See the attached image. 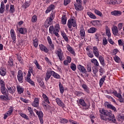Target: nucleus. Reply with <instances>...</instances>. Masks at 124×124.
I'll list each match as a JSON object with an SVG mask.
<instances>
[{
    "instance_id": "26",
    "label": "nucleus",
    "mask_w": 124,
    "mask_h": 124,
    "mask_svg": "<svg viewBox=\"0 0 124 124\" xmlns=\"http://www.w3.org/2000/svg\"><path fill=\"white\" fill-rule=\"evenodd\" d=\"M39 47L40 50L43 52H45V53H48V52H49V49H48L45 46L41 44L39 45Z\"/></svg>"
},
{
    "instance_id": "56",
    "label": "nucleus",
    "mask_w": 124,
    "mask_h": 124,
    "mask_svg": "<svg viewBox=\"0 0 124 124\" xmlns=\"http://www.w3.org/2000/svg\"><path fill=\"white\" fill-rule=\"evenodd\" d=\"M37 21V16L36 15H34L31 18V22L32 23H36Z\"/></svg>"
},
{
    "instance_id": "60",
    "label": "nucleus",
    "mask_w": 124,
    "mask_h": 124,
    "mask_svg": "<svg viewBox=\"0 0 124 124\" xmlns=\"http://www.w3.org/2000/svg\"><path fill=\"white\" fill-rule=\"evenodd\" d=\"M20 115L22 118H24V119H25L26 120H30L29 116H28L26 114L21 113H20Z\"/></svg>"
},
{
    "instance_id": "37",
    "label": "nucleus",
    "mask_w": 124,
    "mask_h": 124,
    "mask_svg": "<svg viewBox=\"0 0 124 124\" xmlns=\"http://www.w3.org/2000/svg\"><path fill=\"white\" fill-rule=\"evenodd\" d=\"M82 88L84 90V92H86L88 93H90V89H89V87L88 86L85 84H82Z\"/></svg>"
},
{
    "instance_id": "20",
    "label": "nucleus",
    "mask_w": 124,
    "mask_h": 124,
    "mask_svg": "<svg viewBox=\"0 0 124 124\" xmlns=\"http://www.w3.org/2000/svg\"><path fill=\"white\" fill-rule=\"evenodd\" d=\"M56 8V6H55V5L51 4H50L46 9L45 13L46 14H48L49 12H51L52 10H54Z\"/></svg>"
},
{
    "instance_id": "49",
    "label": "nucleus",
    "mask_w": 124,
    "mask_h": 124,
    "mask_svg": "<svg viewBox=\"0 0 124 124\" xmlns=\"http://www.w3.org/2000/svg\"><path fill=\"white\" fill-rule=\"evenodd\" d=\"M0 88H5V82L3 81V79L0 78Z\"/></svg>"
},
{
    "instance_id": "7",
    "label": "nucleus",
    "mask_w": 124,
    "mask_h": 124,
    "mask_svg": "<svg viewBox=\"0 0 124 124\" xmlns=\"http://www.w3.org/2000/svg\"><path fill=\"white\" fill-rule=\"evenodd\" d=\"M58 58H59L60 62L63 61V52L61 48H59L55 52Z\"/></svg>"
},
{
    "instance_id": "46",
    "label": "nucleus",
    "mask_w": 124,
    "mask_h": 124,
    "mask_svg": "<svg viewBox=\"0 0 124 124\" xmlns=\"http://www.w3.org/2000/svg\"><path fill=\"white\" fill-rule=\"evenodd\" d=\"M34 63L35 64L37 69H39V70H42V67L39 65V63H38V62H37V60H35V61L34 62Z\"/></svg>"
},
{
    "instance_id": "44",
    "label": "nucleus",
    "mask_w": 124,
    "mask_h": 124,
    "mask_svg": "<svg viewBox=\"0 0 124 124\" xmlns=\"http://www.w3.org/2000/svg\"><path fill=\"white\" fill-rule=\"evenodd\" d=\"M6 74V69L4 68H1L0 69V75L1 76H5Z\"/></svg>"
},
{
    "instance_id": "25",
    "label": "nucleus",
    "mask_w": 124,
    "mask_h": 124,
    "mask_svg": "<svg viewBox=\"0 0 124 124\" xmlns=\"http://www.w3.org/2000/svg\"><path fill=\"white\" fill-rule=\"evenodd\" d=\"M80 34L81 39H84L86 37V33L85 32V29L83 28H81L80 30Z\"/></svg>"
},
{
    "instance_id": "54",
    "label": "nucleus",
    "mask_w": 124,
    "mask_h": 124,
    "mask_svg": "<svg viewBox=\"0 0 124 124\" xmlns=\"http://www.w3.org/2000/svg\"><path fill=\"white\" fill-rule=\"evenodd\" d=\"M113 59L115 62H118V63H119V62H121V59H120V57H119L118 56L115 55L113 58Z\"/></svg>"
},
{
    "instance_id": "55",
    "label": "nucleus",
    "mask_w": 124,
    "mask_h": 124,
    "mask_svg": "<svg viewBox=\"0 0 124 124\" xmlns=\"http://www.w3.org/2000/svg\"><path fill=\"white\" fill-rule=\"evenodd\" d=\"M87 72H89V73H92V65H87Z\"/></svg>"
},
{
    "instance_id": "35",
    "label": "nucleus",
    "mask_w": 124,
    "mask_h": 124,
    "mask_svg": "<svg viewBox=\"0 0 124 124\" xmlns=\"http://www.w3.org/2000/svg\"><path fill=\"white\" fill-rule=\"evenodd\" d=\"M59 91L60 92V93L62 94L63 93H64V88L63 87V86H62V83L59 82Z\"/></svg>"
},
{
    "instance_id": "11",
    "label": "nucleus",
    "mask_w": 124,
    "mask_h": 124,
    "mask_svg": "<svg viewBox=\"0 0 124 124\" xmlns=\"http://www.w3.org/2000/svg\"><path fill=\"white\" fill-rule=\"evenodd\" d=\"M86 54L87 56H88L89 58H91V59H93V51L91 50V46H88L86 48Z\"/></svg>"
},
{
    "instance_id": "12",
    "label": "nucleus",
    "mask_w": 124,
    "mask_h": 124,
    "mask_svg": "<svg viewBox=\"0 0 124 124\" xmlns=\"http://www.w3.org/2000/svg\"><path fill=\"white\" fill-rule=\"evenodd\" d=\"M79 104L80 105H81V106H82V107H86L85 109H88L89 107H90V105H87V103H86V102H85V100H84V99H80L78 100V105L79 106Z\"/></svg>"
},
{
    "instance_id": "48",
    "label": "nucleus",
    "mask_w": 124,
    "mask_h": 124,
    "mask_svg": "<svg viewBox=\"0 0 124 124\" xmlns=\"http://www.w3.org/2000/svg\"><path fill=\"white\" fill-rule=\"evenodd\" d=\"M60 123L61 124H67L68 123V120L66 119L61 118L60 119Z\"/></svg>"
},
{
    "instance_id": "40",
    "label": "nucleus",
    "mask_w": 124,
    "mask_h": 124,
    "mask_svg": "<svg viewBox=\"0 0 124 124\" xmlns=\"http://www.w3.org/2000/svg\"><path fill=\"white\" fill-rule=\"evenodd\" d=\"M4 8H5V5H4V3L1 2L0 8V13L1 14L4 12Z\"/></svg>"
},
{
    "instance_id": "9",
    "label": "nucleus",
    "mask_w": 124,
    "mask_h": 124,
    "mask_svg": "<svg viewBox=\"0 0 124 124\" xmlns=\"http://www.w3.org/2000/svg\"><path fill=\"white\" fill-rule=\"evenodd\" d=\"M111 30L113 35H115V36H119L120 31H119V29L117 26L113 25Z\"/></svg>"
},
{
    "instance_id": "63",
    "label": "nucleus",
    "mask_w": 124,
    "mask_h": 124,
    "mask_svg": "<svg viewBox=\"0 0 124 124\" xmlns=\"http://www.w3.org/2000/svg\"><path fill=\"white\" fill-rule=\"evenodd\" d=\"M123 23H120L118 25V29H119V31H121L122 29H123Z\"/></svg>"
},
{
    "instance_id": "1",
    "label": "nucleus",
    "mask_w": 124,
    "mask_h": 124,
    "mask_svg": "<svg viewBox=\"0 0 124 124\" xmlns=\"http://www.w3.org/2000/svg\"><path fill=\"white\" fill-rule=\"evenodd\" d=\"M93 52L95 57H96V58H98L101 65L105 66L106 64L105 62L104 61V58H103L101 55L99 56V50H98L97 46H94L93 47Z\"/></svg>"
},
{
    "instance_id": "16",
    "label": "nucleus",
    "mask_w": 124,
    "mask_h": 124,
    "mask_svg": "<svg viewBox=\"0 0 124 124\" xmlns=\"http://www.w3.org/2000/svg\"><path fill=\"white\" fill-rule=\"evenodd\" d=\"M46 39L47 40V42L50 46V50L51 51H52V50H54L55 46L53 44V42H52V39H51V37L49 36H48L46 38Z\"/></svg>"
},
{
    "instance_id": "47",
    "label": "nucleus",
    "mask_w": 124,
    "mask_h": 124,
    "mask_svg": "<svg viewBox=\"0 0 124 124\" xmlns=\"http://www.w3.org/2000/svg\"><path fill=\"white\" fill-rule=\"evenodd\" d=\"M94 12L95 14L98 15V16H99L100 17H102L103 16V15H102V13L98 11V10L95 9Z\"/></svg>"
},
{
    "instance_id": "32",
    "label": "nucleus",
    "mask_w": 124,
    "mask_h": 124,
    "mask_svg": "<svg viewBox=\"0 0 124 124\" xmlns=\"http://www.w3.org/2000/svg\"><path fill=\"white\" fill-rule=\"evenodd\" d=\"M97 29L95 27H91L89 29L87 30V32L88 33H94V32H96Z\"/></svg>"
},
{
    "instance_id": "41",
    "label": "nucleus",
    "mask_w": 124,
    "mask_h": 124,
    "mask_svg": "<svg viewBox=\"0 0 124 124\" xmlns=\"http://www.w3.org/2000/svg\"><path fill=\"white\" fill-rule=\"evenodd\" d=\"M9 12L10 14H13V13L15 12V8L14 7V5H10Z\"/></svg>"
},
{
    "instance_id": "24",
    "label": "nucleus",
    "mask_w": 124,
    "mask_h": 124,
    "mask_svg": "<svg viewBox=\"0 0 124 124\" xmlns=\"http://www.w3.org/2000/svg\"><path fill=\"white\" fill-rule=\"evenodd\" d=\"M66 21H67V17H66V15L65 14H63L62 15L61 23L62 25L66 24Z\"/></svg>"
},
{
    "instance_id": "31",
    "label": "nucleus",
    "mask_w": 124,
    "mask_h": 124,
    "mask_svg": "<svg viewBox=\"0 0 124 124\" xmlns=\"http://www.w3.org/2000/svg\"><path fill=\"white\" fill-rule=\"evenodd\" d=\"M18 31L21 33V34H26L28 31V30L26 28H20L18 29Z\"/></svg>"
},
{
    "instance_id": "52",
    "label": "nucleus",
    "mask_w": 124,
    "mask_h": 124,
    "mask_svg": "<svg viewBox=\"0 0 124 124\" xmlns=\"http://www.w3.org/2000/svg\"><path fill=\"white\" fill-rule=\"evenodd\" d=\"M8 65L9 66H13V59H12V58H9L8 61Z\"/></svg>"
},
{
    "instance_id": "59",
    "label": "nucleus",
    "mask_w": 124,
    "mask_h": 124,
    "mask_svg": "<svg viewBox=\"0 0 124 124\" xmlns=\"http://www.w3.org/2000/svg\"><path fill=\"white\" fill-rule=\"evenodd\" d=\"M93 72L94 75L96 76V73L98 72V69L96 67H94V68H92Z\"/></svg>"
},
{
    "instance_id": "61",
    "label": "nucleus",
    "mask_w": 124,
    "mask_h": 124,
    "mask_svg": "<svg viewBox=\"0 0 124 124\" xmlns=\"http://www.w3.org/2000/svg\"><path fill=\"white\" fill-rule=\"evenodd\" d=\"M102 43L104 46L107 45V44L108 43V41H107V39H106L105 37L103 38Z\"/></svg>"
},
{
    "instance_id": "2",
    "label": "nucleus",
    "mask_w": 124,
    "mask_h": 124,
    "mask_svg": "<svg viewBox=\"0 0 124 124\" xmlns=\"http://www.w3.org/2000/svg\"><path fill=\"white\" fill-rule=\"evenodd\" d=\"M52 76L56 79H60L61 78V76H60L58 73L55 72L52 70H47L46 72V77L45 78V81L46 82H48L49 79L51 78V76Z\"/></svg>"
},
{
    "instance_id": "64",
    "label": "nucleus",
    "mask_w": 124,
    "mask_h": 124,
    "mask_svg": "<svg viewBox=\"0 0 124 124\" xmlns=\"http://www.w3.org/2000/svg\"><path fill=\"white\" fill-rule=\"evenodd\" d=\"M69 123H70L71 124H79L78 123L73 120H69Z\"/></svg>"
},
{
    "instance_id": "5",
    "label": "nucleus",
    "mask_w": 124,
    "mask_h": 124,
    "mask_svg": "<svg viewBox=\"0 0 124 124\" xmlns=\"http://www.w3.org/2000/svg\"><path fill=\"white\" fill-rule=\"evenodd\" d=\"M107 117H108L107 118V120L108 121L109 123H113L114 124L117 123V119H116L115 115L112 114V112H108Z\"/></svg>"
},
{
    "instance_id": "39",
    "label": "nucleus",
    "mask_w": 124,
    "mask_h": 124,
    "mask_svg": "<svg viewBox=\"0 0 124 124\" xmlns=\"http://www.w3.org/2000/svg\"><path fill=\"white\" fill-rule=\"evenodd\" d=\"M87 14L89 16V17H90V18H91V19H96V16H95V15L93 14L92 12H88Z\"/></svg>"
},
{
    "instance_id": "19",
    "label": "nucleus",
    "mask_w": 124,
    "mask_h": 124,
    "mask_svg": "<svg viewBox=\"0 0 124 124\" xmlns=\"http://www.w3.org/2000/svg\"><path fill=\"white\" fill-rule=\"evenodd\" d=\"M75 9L77 11H81L83 10V7H82V3H77L74 4Z\"/></svg>"
},
{
    "instance_id": "15",
    "label": "nucleus",
    "mask_w": 124,
    "mask_h": 124,
    "mask_svg": "<svg viewBox=\"0 0 124 124\" xmlns=\"http://www.w3.org/2000/svg\"><path fill=\"white\" fill-rule=\"evenodd\" d=\"M105 106L108 109H111V110H112L114 111V112H117V109L116 108V107H115L112 105L109 104L108 102L105 103Z\"/></svg>"
},
{
    "instance_id": "14",
    "label": "nucleus",
    "mask_w": 124,
    "mask_h": 124,
    "mask_svg": "<svg viewBox=\"0 0 124 124\" xmlns=\"http://www.w3.org/2000/svg\"><path fill=\"white\" fill-rule=\"evenodd\" d=\"M78 69L80 72H81V73H82V74H86V73H87V69L81 64H78Z\"/></svg>"
},
{
    "instance_id": "10",
    "label": "nucleus",
    "mask_w": 124,
    "mask_h": 124,
    "mask_svg": "<svg viewBox=\"0 0 124 124\" xmlns=\"http://www.w3.org/2000/svg\"><path fill=\"white\" fill-rule=\"evenodd\" d=\"M17 78L19 83H23V80H24V77L23 76V71L21 70H19L17 72Z\"/></svg>"
},
{
    "instance_id": "58",
    "label": "nucleus",
    "mask_w": 124,
    "mask_h": 124,
    "mask_svg": "<svg viewBox=\"0 0 124 124\" xmlns=\"http://www.w3.org/2000/svg\"><path fill=\"white\" fill-rule=\"evenodd\" d=\"M0 91L4 95H7V94L6 93V90H5V87L0 88Z\"/></svg>"
},
{
    "instance_id": "8",
    "label": "nucleus",
    "mask_w": 124,
    "mask_h": 124,
    "mask_svg": "<svg viewBox=\"0 0 124 124\" xmlns=\"http://www.w3.org/2000/svg\"><path fill=\"white\" fill-rule=\"evenodd\" d=\"M60 24H56L54 26V29L53 30V34H55L57 37H60V34H59V32H60Z\"/></svg>"
},
{
    "instance_id": "42",
    "label": "nucleus",
    "mask_w": 124,
    "mask_h": 124,
    "mask_svg": "<svg viewBox=\"0 0 124 124\" xmlns=\"http://www.w3.org/2000/svg\"><path fill=\"white\" fill-rule=\"evenodd\" d=\"M112 93L114 94V95H115V96H116V97L118 98V99L119 98H121V97H122V93H118V92H117V91H116V90L113 91V92H112Z\"/></svg>"
},
{
    "instance_id": "4",
    "label": "nucleus",
    "mask_w": 124,
    "mask_h": 124,
    "mask_svg": "<svg viewBox=\"0 0 124 124\" xmlns=\"http://www.w3.org/2000/svg\"><path fill=\"white\" fill-rule=\"evenodd\" d=\"M110 112L108 111H107L103 108H101L99 110V113L100 114V118L101 120H102L103 121H107V114L108 113H109Z\"/></svg>"
},
{
    "instance_id": "29",
    "label": "nucleus",
    "mask_w": 124,
    "mask_h": 124,
    "mask_svg": "<svg viewBox=\"0 0 124 124\" xmlns=\"http://www.w3.org/2000/svg\"><path fill=\"white\" fill-rule=\"evenodd\" d=\"M16 90L19 94H21L24 93V88H23L22 86L20 85H17Z\"/></svg>"
},
{
    "instance_id": "22",
    "label": "nucleus",
    "mask_w": 124,
    "mask_h": 124,
    "mask_svg": "<svg viewBox=\"0 0 124 124\" xmlns=\"http://www.w3.org/2000/svg\"><path fill=\"white\" fill-rule=\"evenodd\" d=\"M37 115L39 118L40 124H43V112L41 111H39V113Z\"/></svg>"
},
{
    "instance_id": "33",
    "label": "nucleus",
    "mask_w": 124,
    "mask_h": 124,
    "mask_svg": "<svg viewBox=\"0 0 124 124\" xmlns=\"http://www.w3.org/2000/svg\"><path fill=\"white\" fill-rule=\"evenodd\" d=\"M25 80L26 81H27V82H28L29 84H31V86H33L34 87L35 86V84H34V82L31 80V77H26L25 78Z\"/></svg>"
},
{
    "instance_id": "6",
    "label": "nucleus",
    "mask_w": 124,
    "mask_h": 124,
    "mask_svg": "<svg viewBox=\"0 0 124 124\" xmlns=\"http://www.w3.org/2000/svg\"><path fill=\"white\" fill-rule=\"evenodd\" d=\"M6 87L9 93H11L12 94L15 93V92H16V87L15 86L11 85L10 83H8L6 85Z\"/></svg>"
},
{
    "instance_id": "28",
    "label": "nucleus",
    "mask_w": 124,
    "mask_h": 124,
    "mask_svg": "<svg viewBox=\"0 0 124 124\" xmlns=\"http://www.w3.org/2000/svg\"><path fill=\"white\" fill-rule=\"evenodd\" d=\"M32 40H33V44L35 48H37L38 46V39H37V37H33Z\"/></svg>"
},
{
    "instance_id": "50",
    "label": "nucleus",
    "mask_w": 124,
    "mask_h": 124,
    "mask_svg": "<svg viewBox=\"0 0 124 124\" xmlns=\"http://www.w3.org/2000/svg\"><path fill=\"white\" fill-rule=\"evenodd\" d=\"M70 68L73 70V71H75L77 67H76V64L73 63H71Z\"/></svg>"
},
{
    "instance_id": "62",
    "label": "nucleus",
    "mask_w": 124,
    "mask_h": 124,
    "mask_svg": "<svg viewBox=\"0 0 124 124\" xmlns=\"http://www.w3.org/2000/svg\"><path fill=\"white\" fill-rule=\"evenodd\" d=\"M54 26H51L49 27V33H51V34H52V33H53V31H54Z\"/></svg>"
},
{
    "instance_id": "57",
    "label": "nucleus",
    "mask_w": 124,
    "mask_h": 124,
    "mask_svg": "<svg viewBox=\"0 0 124 124\" xmlns=\"http://www.w3.org/2000/svg\"><path fill=\"white\" fill-rule=\"evenodd\" d=\"M30 5H31V3H30V2H27V1H25V2L23 4V7H24V8L25 9L28 8V7H29V6H30Z\"/></svg>"
},
{
    "instance_id": "36",
    "label": "nucleus",
    "mask_w": 124,
    "mask_h": 124,
    "mask_svg": "<svg viewBox=\"0 0 124 124\" xmlns=\"http://www.w3.org/2000/svg\"><path fill=\"white\" fill-rule=\"evenodd\" d=\"M27 110L30 112L31 116L32 117H35V114H34V112H33V109H32V108L30 107H28L27 108Z\"/></svg>"
},
{
    "instance_id": "34",
    "label": "nucleus",
    "mask_w": 124,
    "mask_h": 124,
    "mask_svg": "<svg viewBox=\"0 0 124 124\" xmlns=\"http://www.w3.org/2000/svg\"><path fill=\"white\" fill-rule=\"evenodd\" d=\"M53 20H54V15L51 14L49 18L46 19V21L48 22L49 25H51L53 22Z\"/></svg>"
},
{
    "instance_id": "51",
    "label": "nucleus",
    "mask_w": 124,
    "mask_h": 124,
    "mask_svg": "<svg viewBox=\"0 0 124 124\" xmlns=\"http://www.w3.org/2000/svg\"><path fill=\"white\" fill-rule=\"evenodd\" d=\"M106 97L108 98L110 101H112L114 103H116V100L112 96L108 95H107Z\"/></svg>"
},
{
    "instance_id": "53",
    "label": "nucleus",
    "mask_w": 124,
    "mask_h": 124,
    "mask_svg": "<svg viewBox=\"0 0 124 124\" xmlns=\"http://www.w3.org/2000/svg\"><path fill=\"white\" fill-rule=\"evenodd\" d=\"M124 116L122 115H119L117 118V121L118 122H124Z\"/></svg>"
},
{
    "instance_id": "45",
    "label": "nucleus",
    "mask_w": 124,
    "mask_h": 124,
    "mask_svg": "<svg viewBox=\"0 0 124 124\" xmlns=\"http://www.w3.org/2000/svg\"><path fill=\"white\" fill-rule=\"evenodd\" d=\"M13 113V107H11L8 111L7 112V113H6L8 116H11V115H12Z\"/></svg>"
},
{
    "instance_id": "13",
    "label": "nucleus",
    "mask_w": 124,
    "mask_h": 124,
    "mask_svg": "<svg viewBox=\"0 0 124 124\" xmlns=\"http://www.w3.org/2000/svg\"><path fill=\"white\" fill-rule=\"evenodd\" d=\"M10 34L11 37L13 41V43L15 44L16 43V34L15 33V31H14V29H12L10 31Z\"/></svg>"
},
{
    "instance_id": "17",
    "label": "nucleus",
    "mask_w": 124,
    "mask_h": 124,
    "mask_svg": "<svg viewBox=\"0 0 124 124\" xmlns=\"http://www.w3.org/2000/svg\"><path fill=\"white\" fill-rule=\"evenodd\" d=\"M39 98H35L33 102L31 103L32 106L35 107V108L39 106Z\"/></svg>"
},
{
    "instance_id": "38",
    "label": "nucleus",
    "mask_w": 124,
    "mask_h": 124,
    "mask_svg": "<svg viewBox=\"0 0 124 124\" xmlns=\"http://www.w3.org/2000/svg\"><path fill=\"white\" fill-rule=\"evenodd\" d=\"M91 62L92 63H93L95 66H99V63L97 61V60L93 58L91 60Z\"/></svg>"
},
{
    "instance_id": "3",
    "label": "nucleus",
    "mask_w": 124,
    "mask_h": 124,
    "mask_svg": "<svg viewBox=\"0 0 124 124\" xmlns=\"http://www.w3.org/2000/svg\"><path fill=\"white\" fill-rule=\"evenodd\" d=\"M67 25L70 31H72V27H73V28H77L76 20L73 18H70L68 20Z\"/></svg>"
},
{
    "instance_id": "18",
    "label": "nucleus",
    "mask_w": 124,
    "mask_h": 124,
    "mask_svg": "<svg viewBox=\"0 0 124 124\" xmlns=\"http://www.w3.org/2000/svg\"><path fill=\"white\" fill-rule=\"evenodd\" d=\"M55 101L57 103V104H58L60 106V107H62V108H64V107H65V105L64 104L63 102H62V100L60 99L59 98H56L55 99Z\"/></svg>"
},
{
    "instance_id": "27",
    "label": "nucleus",
    "mask_w": 124,
    "mask_h": 124,
    "mask_svg": "<svg viewBox=\"0 0 124 124\" xmlns=\"http://www.w3.org/2000/svg\"><path fill=\"white\" fill-rule=\"evenodd\" d=\"M106 76H103L99 80V86L100 88L102 87L103 84H104V82H105V80H106Z\"/></svg>"
},
{
    "instance_id": "23",
    "label": "nucleus",
    "mask_w": 124,
    "mask_h": 124,
    "mask_svg": "<svg viewBox=\"0 0 124 124\" xmlns=\"http://www.w3.org/2000/svg\"><path fill=\"white\" fill-rule=\"evenodd\" d=\"M111 15H113V16H116L119 17V16H121L122 14H123V13L121 11L116 10V11H113L111 12Z\"/></svg>"
},
{
    "instance_id": "21",
    "label": "nucleus",
    "mask_w": 124,
    "mask_h": 124,
    "mask_svg": "<svg viewBox=\"0 0 124 124\" xmlns=\"http://www.w3.org/2000/svg\"><path fill=\"white\" fill-rule=\"evenodd\" d=\"M66 47L67 49L70 53V54H71L72 55H73V56H75V55H76L75 51L74 50V49H73V48H72V47H71V46H70V45L68 44L66 45Z\"/></svg>"
},
{
    "instance_id": "30",
    "label": "nucleus",
    "mask_w": 124,
    "mask_h": 124,
    "mask_svg": "<svg viewBox=\"0 0 124 124\" xmlns=\"http://www.w3.org/2000/svg\"><path fill=\"white\" fill-rule=\"evenodd\" d=\"M42 97L45 102H46L47 104H50V101L49 100V97H48L46 94H44V93H43L42 94Z\"/></svg>"
},
{
    "instance_id": "43",
    "label": "nucleus",
    "mask_w": 124,
    "mask_h": 124,
    "mask_svg": "<svg viewBox=\"0 0 124 124\" xmlns=\"http://www.w3.org/2000/svg\"><path fill=\"white\" fill-rule=\"evenodd\" d=\"M106 33L108 38L111 37V32H110V28H109L108 26L106 27Z\"/></svg>"
}]
</instances>
